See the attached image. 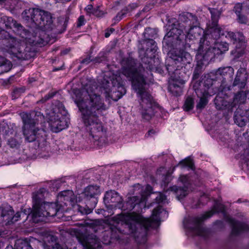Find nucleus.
I'll use <instances>...</instances> for the list:
<instances>
[{
  "label": "nucleus",
  "mask_w": 249,
  "mask_h": 249,
  "mask_svg": "<svg viewBox=\"0 0 249 249\" xmlns=\"http://www.w3.org/2000/svg\"><path fill=\"white\" fill-rule=\"evenodd\" d=\"M173 23L169 31L163 38V45L169 50L168 57L166 61V68L170 75H175L181 73L178 71L184 68L186 70L192 68L193 58L191 55L181 48H191L197 51L196 58L198 61L208 59L211 52L208 51L205 55L204 47L210 48V43L214 42L210 36L214 34L215 38L219 36V31L213 29V24L206 30L199 26L197 17L189 12L182 13L179 20Z\"/></svg>",
  "instance_id": "f257e3e1"
},
{
  "label": "nucleus",
  "mask_w": 249,
  "mask_h": 249,
  "mask_svg": "<svg viewBox=\"0 0 249 249\" xmlns=\"http://www.w3.org/2000/svg\"><path fill=\"white\" fill-rule=\"evenodd\" d=\"M98 87L93 81L88 82L82 91L74 92V101L82 114V121L86 131L89 133L95 145L104 142L107 129L99 117L108 107L104 100L97 92Z\"/></svg>",
  "instance_id": "f03ea898"
},
{
  "label": "nucleus",
  "mask_w": 249,
  "mask_h": 249,
  "mask_svg": "<svg viewBox=\"0 0 249 249\" xmlns=\"http://www.w3.org/2000/svg\"><path fill=\"white\" fill-rule=\"evenodd\" d=\"M4 26L12 29L22 39L18 40L4 30L0 31V50L9 53L12 57L19 60L30 59L34 57L35 53L25 45L29 44L41 46L47 43V41L40 37L42 34H45L44 32L39 31L38 33H36V35H34L11 17L3 16L0 18V27L3 28Z\"/></svg>",
  "instance_id": "7ed1b4c3"
},
{
  "label": "nucleus",
  "mask_w": 249,
  "mask_h": 249,
  "mask_svg": "<svg viewBox=\"0 0 249 249\" xmlns=\"http://www.w3.org/2000/svg\"><path fill=\"white\" fill-rule=\"evenodd\" d=\"M121 71L131 81L133 89L140 98V111L142 118L150 120L160 110L158 104L147 90L149 73L137 60L129 57L123 59Z\"/></svg>",
  "instance_id": "20e7f679"
},
{
  "label": "nucleus",
  "mask_w": 249,
  "mask_h": 249,
  "mask_svg": "<svg viewBox=\"0 0 249 249\" xmlns=\"http://www.w3.org/2000/svg\"><path fill=\"white\" fill-rule=\"evenodd\" d=\"M168 216L167 211L160 205L153 210L150 218H144L135 213L127 215L118 214L114 218L117 223L121 224L124 229L120 227L112 229V235L114 232L124 234L134 233L137 242L139 243H144L148 229L157 228L160 226V220L167 218Z\"/></svg>",
  "instance_id": "39448f33"
},
{
  "label": "nucleus",
  "mask_w": 249,
  "mask_h": 249,
  "mask_svg": "<svg viewBox=\"0 0 249 249\" xmlns=\"http://www.w3.org/2000/svg\"><path fill=\"white\" fill-rule=\"evenodd\" d=\"M209 10L211 14L212 21H213V29L218 30L219 36L216 38H215L214 34H213V36H210V40L213 39L214 41L210 43V48L207 49V48L204 47V52L202 53L203 55H205L206 53L210 51L211 54L209 55L208 59H204L200 61L201 63L204 60H211L214 56L222 54L229 50V44L227 43L226 42L218 41V40L220 37L225 36L226 38L230 39L233 44L240 42L243 40V36L242 33L239 32L234 33L232 32L224 31L223 28L217 25L218 20L221 14L220 12L218 9L209 8Z\"/></svg>",
  "instance_id": "423d86ee"
},
{
  "label": "nucleus",
  "mask_w": 249,
  "mask_h": 249,
  "mask_svg": "<svg viewBox=\"0 0 249 249\" xmlns=\"http://www.w3.org/2000/svg\"><path fill=\"white\" fill-rule=\"evenodd\" d=\"M225 206L219 202H215L213 209L204 214L197 216H188L184 218L183 225L186 230L188 235L191 236H199L207 238L209 234V231L203 227L202 222L211 217L216 213H224Z\"/></svg>",
  "instance_id": "0eeeda50"
},
{
  "label": "nucleus",
  "mask_w": 249,
  "mask_h": 249,
  "mask_svg": "<svg viewBox=\"0 0 249 249\" xmlns=\"http://www.w3.org/2000/svg\"><path fill=\"white\" fill-rule=\"evenodd\" d=\"M23 123V133L28 142H35L38 148H43L46 146V131L36 126V123L32 115L27 112L21 114Z\"/></svg>",
  "instance_id": "6e6552de"
},
{
  "label": "nucleus",
  "mask_w": 249,
  "mask_h": 249,
  "mask_svg": "<svg viewBox=\"0 0 249 249\" xmlns=\"http://www.w3.org/2000/svg\"><path fill=\"white\" fill-rule=\"evenodd\" d=\"M44 192V189H40L33 194L32 216L33 221L36 223L43 221L44 217H53L57 214L55 203L43 201Z\"/></svg>",
  "instance_id": "1a4fd4ad"
},
{
  "label": "nucleus",
  "mask_w": 249,
  "mask_h": 249,
  "mask_svg": "<svg viewBox=\"0 0 249 249\" xmlns=\"http://www.w3.org/2000/svg\"><path fill=\"white\" fill-rule=\"evenodd\" d=\"M107 72L104 76L103 86L100 89L103 92L107 100L112 99L117 101L126 93L124 87V81L122 80L120 74H112Z\"/></svg>",
  "instance_id": "9d476101"
},
{
  "label": "nucleus",
  "mask_w": 249,
  "mask_h": 249,
  "mask_svg": "<svg viewBox=\"0 0 249 249\" xmlns=\"http://www.w3.org/2000/svg\"><path fill=\"white\" fill-rule=\"evenodd\" d=\"M142 46L139 48V53L142 62L146 65V69L150 72L155 71L161 73L163 71L160 60L155 54L158 49L156 42L152 39H148L143 41Z\"/></svg>",
  "instance_id": "9b49d317"
},
{
  "label": "nucleus",
  "mask_w": 249,
  "mask_h": 249,
  "mask_svg": "<svg viewBox=\"0 0 249 249\" xmlns=\"http://www.w3.org/2000/svg\"><path fill=\"white\" fill-rule=\"evenodd\" d=\"M57 107L47 113L46 117L52 131L58 133L68 126L67 111L63 104L58 102Z\"/></svg>",
  "instance_id": "f8f14e48"
},
{
  "label": "nucleus",
  "mask_w": 249,
  "mask_h": 249,
  "mask_svg": "<svg viewBox=\"0 0 249 249\" xmlns=\"http://www.w3.org/2000/svg\"><path fill=\"white\" fill-rule=\"evenodd\" d=\"M22 17L25 20L33 23L36 28H42L53 22L51 14L38 8L26 9L22 12Z\"/></svg>",
  "instance_id": "ddd939ff"
},
{
  "label": "nucleus",
  "mask_w": 249,
  "mask_h": 249,
  "mask_svg": "<svg viewBox=\"0 0 249 249\" xmlns=\"http://www.w3.org/2000/svg\"><path fill=\"white\" fill-rule=\"evenodd\" d=\"M130 191V193L134 196L127 198L126 210L131 211L135 209L137 213L142 212V209L146 207V197L143 187L140 184H137L132 187Z\"/></svg>",
  "instance_id": "4468645a"
},
{
  "label": "nucleus",
  "mask_w": 249,
  "mask_h": 249,
  "mask_svg": "<svg viewBox=\"0 0 249 249\" xmlns=\"http://www.w3.org/2000/svg\"><path fill=\"white\" fill-rule=\"evenodd\" d=\"M57 203H56L57 213L67 212L73 207L76 202L75 196L72 191L66 190L60 193L57 196Z\"/></svg>",
  "instance_id": "2eb2a0df"
},
{
  "label": "nucleus",
  "mask_w": 249,
  "mask_h": 249,
  "mask_svg": "<svg viewBox=\"0 0 249 249\" xmlns=\"http://www.w3.org/2000/svg\"><path fill=\"white\" fill-rule=\"evenodd\" d=\"M20 217L19 212L15 213L11 206L0 207V226L11 225L17 221Z\"/></svg>",
  "instance_id": "dca6fc26"
},
{
  "label": "nucleus",
  "mask_w": 249,
  "mask_h": 249,
  "mask_svg": "<svg viewBox=\"0 0 249 249\" xmlns=\"http://www.w3.org/2000/svg\"><path fill=\"white\" fill-rule=\"evenodd\" d=\"M178 180L183 186H173L170 187V190L176 193L177 198L180 200L188 194L189 190L192 189V179L188 176L181 175Z\"/></svg>",
  "instance_id": "f3484780"
},
{
  "label": "nucleus",
  "mask_w": 249,
  "mask_h": 249,
  "mask_svg": "<svg viewBox=\"0 0 249 249\" xmlns=\"http://www.w3.org/2000/svg\"><path fill=\"white\" fill-rule=\"evenodd\" d=\"M223 93H218L214 100L215 107L218 110L225 111L227 115L231 114L234 104L229 100L227 96H223Z\"/></svg>",
  "instance_id": "a211bd4d"
},
{
  "label": "nucleus",
  "mask_w": 249,
  "mask_h": 249,
  "mask_svg": "<svg viewBox=\"0 0 249 249\" xmlns=\"http://www.w3.org/2000/svg\"><path fill=\"white\" fill-rule=\"evenodd\" d=\"M216 79L221 83L232 81L234 75L233 68L230 66L219 68L213 71Z\"/></svg>",
  "instance_id": "6ab92c4d"
},
{
  "label": "nucleus",
  "mask_w": 249,
  "mask_h": 249,
  "mask_svg": "<svg viewBox=\"0 0 249 249\" xmlns=\"http://www.w3.org/2000/svg\"><path fill=\"white\" fill-rule=\"evenodd\" d=\"M104 201L106 204L112 203L111 206L122 208L124 210L126 209L125 206H122L123 199L116 191L112 190L107 191L104 197Z\"/></svg>",
  "instance_id": "aec40b11"
},
{
  "label": "nucleus",
  "mask_w": 249,
  "mask_h": 249,
  "mask_svg": "<svg viewBox=\"0 0 249 249\" xmlns=\"http://www.w3.org/2000/svg\"><path fill=\"white\" fill-rule=\"evenodd\" d=\"M101 193L100 187L98 185H90L86 187L84 190L83 194L87 200L92 199L90 206L95 207L97 203V196Z\"/></svg>",
  "instance_id": "412c9836"
},
{
  "label": "nucleus",
  "mask_w": 249,
  "mask_h": 249,
  "mask_svg": "<svg viewBox=\"0 0 249 249\" xmlns=\"http://www.w3.org/2000/svg\"><path fill=\"white\" fill-rule=\"evenodd\" d=\"M218 81L215 77L214 73L211 72L207 77H205L204 82L202 83V86L200 85L199 89H202L203 91L205 92H213L212 95L215 94L219 90L217 88L213 87L214 83Z\"/></svg>",
  "instance_id": "4be33fe9"
},
{
  "label": "nucleus",
  "mask_w": 249,
  "mask_h": 249,
  "mask_svg": "<svg viewBox=\"0 0 249 249\" xmlns=\"http://www.w3.org/2000/svg\"><path fill=\"white\" fill-rule=\"evenodd\" d=\"M226 220L231 226L232 235H238L243 232L249 231V225L237 221L231 217H227Z\"/></svg>",
  "instance_id": "5701e85b"
},
{
  "label": "nucleus",
  "mask_w": 249,
  "mask_h": 249,
  "mask_svg": "<svg viewBox=\"0 0 249 249\" xmlns=\"http://www.w3.org/2000/svg\"><path fill=\"white\" fill-rule=\"evenodd\" d=\"M248 75L246 69L240 68L237 71L236 77L233 83V86H238L240 89L245 87Z\"/></svg>",
  "instance_id": "b1692460"
},
{
  "label": "nucleus",
  "mask_w": 249,
  "mask_h": 249,
  "mask_svg": "<svg viewBox=\"0 0 249 249\" xmlns=\"http://www.w3.org/2000/svg\"><path fill=\"white\" fill-rule=\"evenodd\" d=\"M195 92L197 96L200 98L199 102L196 105V108L198 109H202L208 103V97L211 96L213 92H205L203 91L202 89H195Z\"/></svg>",
  "instance_id": "393cba45"
},
{
  "label": "nucleus",
  "mask_w": 249,
  "mask_h": 249,
  "mask_svg": "<svg viewBox=\"0 0 249 249\" xmlns=\"http://www.w3.org/2000/svg\"><path fill=\"white\" fill-rule=\"evenodd\" d=\"M174 80V82L170 85L169 89L175 95L179 96L182 93V89L186 80L181 79L180 77L178 79L175 78Z\"/></svg>",
  "instance_id": "a878e982"
},
{
  "label": "nucleus",
  "mask_w": 249,
  "mask_h": 249,
  "mask_svg": "<svg viewBox=\"0 0 249 249\" xmlns=\"http://www.w3.org/2000/svg\"><path fill=\"white\" fill-rule=\"evenodd\" d=\"M137 7L138 4L136 3H132L129 4L117 14L114 18V20L116 22H119L124 17H125L127 14L131 12L133 10L136 9Z\"/></svg>",
  "instance_id": "bb28decb"
},
{
  "label": "nucleus",
  "mask_w": 249,
  "mask_h": 249,
  "mask_svg": "<svg viewBox=\"0 0 249 249\" xmlns=\"http://www.w3.org/2000/svg\"><path fill=\"white\" fill-rule=\"evenodd\" d=\"M86 203V207H85L75 203L72 208L73 209L74 211H77L82 214H88L92 212V210L95 207H91L90 206L91 202H90L88 201Z\"/></svg>",
  "instance_id": "cd10ccee"
},
{
  "label": "nucleus",
  "mask_w": 249,
  "mask_h": 249,
  "mask_svg": "<svg viewBox=\"0 0 249 249\" xmlns=\"http://www.w3.org/2000/svg\"><path fill=\"white\" fill-rule=\"evenodd\" d=\"M12 249H33L30 245L28 238L19 239L16 241L14 247Z\"/></svg>",
  "instance_id": "c85d7f7f"
},
{
  "label": "nucleus",
  "mask_w": 249,
  "mask_h": 249,
  "mask_svg": "<svg viewBox=\"0 0 249 249\" xmlns=\"http://www.w3.org/2000/svg\"><path fill=\"white\" fill-rule=\"evenodd\" d=\"M247 97V94L244 91H240L236 93L233 98L232 103L234 104V107L236 104L244 103Z\"/></svg>",
  "instance_id": "c756f323"
},
{
  "label": "nucleus",
  "mask_w": 249,
  "mask_h": 249,
  "mask_svg": "<svg viewBox=\"0 0 249 249\" xmlns=\"http://www.w3.org/2000/svg\"><path fill=\"white\" fill-rule=\"evenodd\" d=\"M196 60L197 61V65H196V68L194 70L193 75V79L194 80L197 79L198 78V77L200 76V74L201 73V69L202 65L205 64V63H207L208 61H209V60H204V61H202V63H201V62L198 61L197 59H196Z\"/></svg>",
  "instance_id": "7c9ffc66"
},
{
  "label": "nucleus",
  "mask_w": 249,
  "mask_h": 249,
  "mask_svg": "<svg viewBox=\"0 0 249 249\" xmlns=\"http://www.w3.org/2000/svg\"><path fill=\"white\" fill-rule=\"evenodd\" d=\"M0 67L5 72L8 71L12 68L11 62L4 57L0 56Z\"/></svg>",
  "instance_id": "2f4dec72"
},
{
  "label": "nucleus",
  "mask_w": 249,
  "mask_h": 249,
  "mask_svg": "<svg viewBox=\"0 0 249 249\" xmlns=\"http://www.w3.org/2000/svg\"><path fill=\"white\" fill-rule=\"evenodd\" d=\"M194 106V100L191 97H188L185 100L183 108L185 111H189L192 109Z\"/></svg>",
  "instance_id": "473e14b6"
},
{
  "label": "nucleus",
  "mask_w": 249,
  "mask_h": 249,
  "mask_svg": "<svg viewBox=\"0 0 249 249\" xmlns=\"http://www.w3.org/2000/svg\"><path fill=\"white\" fill-rule=\"evenodd\" d=\"M180 165H182L183 168L188 167L194 170L195 169L194 163L190 158L185 159L179 162Z\"/></svg>",
  "instance_id": "72a5a7b5"
},
{
  "label": "nucleus",
  "mask_w": 249,
  "mask_h": 249,
  "mask_svg": "<svg viewBox=\"0 0 249 249\" xmlns=\"http://www.w3.org/2000/svg\"><path fill=\"white\" fill-rule=\"evenodd\" d=\"M7 144L12 148H18L19 145V142L16 138V135L14 137H11L9 139H7Z\"/></svg>",
  "instance_id": "f704fd0d"
},
{
  "label": "nucleus",
  "mask_w": 249,
  "mask_h": 249,
  "mask_svg": "<svg viewBox=\"0 0 249 249\" xmlns=\"http://www.w3.org/2000/svg\"><path fill=\"white\" fill-rule=\"evenodd\" d=\"M25 89H26L25 87H21L14 89L12 94L13 99L18 98L22 93L25 92Z\"/></svg>",
  "instance_id": "c9c22d12"
},
{
  "label": "nucleus",
  "mask_w": 249,
  "mask_h": 249,
  "mask_svg": "<svg viewBox=\"0 0 249 249\" xmlns=\"http://www.w3.org/2000/svg\"><path fill=\"white\" fill-rule=\"evenodd\" d=\"M234 120L235 123L240 127L245 126L247 122V120H245L241 116L238 117H235Z\"/></svg>",
  "instance_id": "e433bc0d"
},
{
  "label": "nucleus",
  "mask_w": 249,
  "mask_h": 249,
  "mask_svg": "<svg viewBox=\"0 0 249 249\" xmlns=\"http://www.w3.org/2000/svg\"><path fill=\"white\" fill-rule=\"evenodd\" d=\"M85 10L89 14H92L93 15L98 16V15L96 14L97 10L93 9V6L91 4L87 5L85 7Z\"/></svg>",
  "instance_id": "4c0bfd02"
},
{
  "label": "nucleus",
  "mask_w": 249,
  "mask_h": 249,
  "mask_svg": "<svg viewBox=\"0 0 249 249\" xmlns=\"http://www.w3.org/2000/svg\"><path fill=\"white\" fill-rule=\"evenodd\" d=\"M166 200V196L163 194L160 193H159L158 196H157L156 198V200L157 203H164Z\"/></svg>",
  "instance_id": "58836bf2"
},
{
  "label": "nucleus",
  "mask_w": 249,
  "mask_h": 249,
  "mask_svg": "<svg viewBox=\"0 0 249 249\" xmlns=\"http://www.w3.org/2000/svg\"><path fill=\"white\" fill-rule=\"evenodd\" d=\"M86 23V20L84 16H81L79 17L77 21V27L80 28L84 25Z\"/></svg>",
  "instance_id": "ea45409f"
},
{
  "label": "nucleus",
  "mask_w": 249,
  "mask_h": 249,
  "mask_svg": "<svg viewBox=\"0 0 249 249\" xmlns=\"http://www.w3.org/2000/svg\"><path fill=\"white\" fill-rule=\"evenodd\" d=\"M238 18L237 20L238 21L242 24H246L248 22V20L247 17L242 14H239L237 16Z\"/></svg>",
  "instance_id": "a19ab883"
},
{
  "label": "nucleus",
  "mask_w": 249,
  "mask_h": 249,
  "mask_svg": "<svg viewBox=\"0 0 249 249\" xmlns=\"http://www.w3.org/2000/svg\"><path fill=\"white\" fill-rule=\"evenodd\" d=\"M171 176L169 173H167L165 176L163 177L162 182L164 185L166 186L171 180Z\"/></svg>",
  "instance_id": "79ce46f5"
},
{
  "label": "nucleus",
  "mask_w": 249,
  "mask_h": 249,
  "mask_svg": "<svg viewBox=\"0 0 249 249\" xmlns=\"http://www.w3.org/2000/svg\"><path fill=\"white\" fill-rule=\"evenodd\" d=\"M54 94L53 93H49L48 94L46 95L43 98H42L39 102H45L49 99L52 98L54 96Z\"/></svg>",
  "instance_id": "37998d69"
},
{
  "label": "nucleus",
  "mask_w": 249,
  "mask_h": 249,
  "mask_svg": "<svg viewBox=\"0 0 249 249\" xmlns=\"http://www.w3.org/2000/svg\"><path fill=\"white\" fill-rule=\"evenodd\" d=\"M234 10L237 16L239 14H241V12L242 11V5L240 4H236L234 6Z\"/></svg>",
  "instance_id": "c03bdc74"
},
{
  "label": "nucleus",
  "mask_w": 249,
  "mask_h": 249,
  "mask_svg": "<svg viewBox=\"0 0 249 249\" xmlns=\"http://www.w3.org/2000/svg\"><path fill=\"white\" fill-rule=\"evenodd\" d=\"M106 60V58L104 57V56H102V57H96L94 60H93V61L95 62V63H101L103 61H105Z\"/></svg>",
  "instance_id": "a18cd8bd"
},
{
  "label": "nucleus",
  "mask_w": 249,
  "mask_h": 249,
  "mask_svg": "<svg viewBox=\"0 0 249 249\" xmlns=\"http://www.w3.org/2000/svg\"><path fill=\"white\" fill-rule=\"evenodd\" d=\"M157 133V131L156 130L154 129H151L148 131L147 134L145 135V137H148L152 136L153 135Z\"/></svg>",
  "instance_id": "49530a36"
},
{
  "label": "nucleus",
  "mask_w": 249,
  "mask_h": 249,
  "mask_svg": "<svg viewBox=\"0 0 249 249\" xmlns=\"http://www.w3.org/2000/svg\"><path fill=\"white\" fill-rule=\"evenodd\" d=\"M92 61V60L90 59V57H87L84 59H83L81 63L82 64H88L91 61Z\"/></svg>",
  "instance_id": "de8ad7c7"
},
{
  "label": "nucleus",
  "mask_w": 249,
  "mask_h": 249,
  "mask_svg": "<svg viewBox=\"0 0 249 249\" xmlns=\"http://www.w3.org/2000/svg\"><path fill=\"white\" fill-rule=\"evenodd\" d=\"M114 29L110 28L109 31H107L105 33V36L106 37H108L110 36L111 33H112L113 32H114Z\"/></svg>",
  "instance_id": "09e8293b"
},
{
  "label": "nucleus",
  "mask_w": 249,
  "mask_h": 249,
  "mask_svg": "<svg viewBox=\"0 0 249 249\" xmlns=\"http://www.w3.org/2000/svg\"><path fill=\"white\" fill-rule=\"evenodd\" d=\"M146 189L148 191H150L151 190H152V187L151 186L148 185L146 186Z\"/></svg>",
  "instance_id": "8fccbe9b"
},
{
  "label": "nucleus",
  "mask_w": 249,
  "mask_h": 249,
  "mask_svg": "<svg viewBox=\"0 0 249 249\" xmlns=\"http://www.w3.org/2000/svg\"><path fill=\"white\" fill-rule=\"evenodd\" d=\"M149 7H145L143 10H142V11L143 12H147L149 10Z\"/></svg>",
  "instance_id": "3c124183"
},
{
  "label": "nucleus",
  "mask_w": 249,
  "mask_h": 249,
  "mask_svg": "<svg viewBox=\"0 0 249 249\" xmlns=\"http://www.w3.org/2000/svg\"><path fill=\"white\" fill-rule=\"evenodd\" d=\"M9 132H10V131L9 130H5L4 135L5 136L9 135Z\"/></svg>",
  "instance_id": "603ef678"
},
{
  "label": "nucleus",
  "mask_w": 249,
  "mask_h": 249,
  "mask_svg": "<svg viewBox=\"0 0 249 249\" xmlns=\"http://www.w3.org/2000/svg\"><path fill=\"white\" fill-rule=\"evenodd\" d=\"M62 67L55 68L53 69V71H57L60 70Z\"/></svg>",
  "instance_id": "864d4df0"
},
{
  "label": "nucleus",
  "mask_w": 249,
  "mask_h": 249,
  "mask_svg": "<svg viewBox=\"0 0 249 249\" xmlns=\"http://www.w3.org/2000/svg\"><path fill=\"white\" fill-rule=\"evenodd\" d=\"M114 237L117 239H119L120 238V236L118 234L117 235H114Z\"/></svg>",
  "instance_id": "5fc2aeb1"
},
{
  "label": "nucleus",
  "mask_w": 249,
  "mask_h": 249,
  "mask_svg": "<svg viewBox=\"0 0 249 249\" xmlns=\"http://www.w3.org/2000/svg\"><path fill=\"white\" fill-rule=\"evenodd\" d=\"M164 169V168L163 167H161V168H160L159 169V170L158 171V172H160V171H161L162 170H163Z\"/></svg>",
  "instance_id": "6e6d98bb"
},
{
  "label": "nucleus",
  "mask_w": 249,
  "mask_h": 249,
  "mask_svg": "<svg viewBox=\"0 0 249 249\" xmlns=\"http://www.w3.org/2000/svg\"><path fill=\"white\" fill-rule=\"evenodd\" d=\"M5 1V0H0V4H2Z\"/></svg>",
  "instance_id": "4d7b16f0"
},
{
  "label": "nucleus",
  "mask_w": 249,
  "mask_h": 249,
  "mask_svg": "<svg viewBox=\"0 0 249 249\" xmlns=\"http://www.w3.org/2000/svg\"><path fill=\"white\" fill-rule=\"evenodd\" d=\"M152 30L151 29L149 28V29H148L146 30V32H149V31H152Z\"/></svg>",
  "instance_id": "13d9d810"
},
{
  "label": "nucleus",
  "mask_w": 249,
  "mask_h": 249,
  "mask_svg": "<svg viewBox=\"0 0 249 249\" xmlns=\"http://www.w3.org/2000/svg\"><path fill=\"white\" fill-rule=\"evenodd\" d=\"M62 53H63V54H66V53H67V51H64V52H62Z\"/></svg>",
  "instance_id": "bf43d9fd"
},
{
  "label": "nucleus",
  "mask_w": 249,
  "mask_h": 249,
  "mask_svg": "<svg viewBox=\"0 0 249 249\" xmlns=\"http://www.w3.org/2000/svg\"><path fill=\"white\" fill-rule=\"evenodd\" d=\"M193 183L195 184V185H197L196 182H194Z\"/></svg>",
  "instance_id": "052dcab7"
},
{
  "label": "nucleus",
  "mask_w": 249,
  "mask_h": 249,
  "mask_svg": "<svg viewBox=\"0 0 249 249\" xmlns=\"http://www.w3.org/2000/svg\"><path fill=\"white\" fill-rule=\"evenodd\" d=\"M216 222H221V221H217Z\"/></svg>",
  "instance_id": "680f3d73"
},
{
  "label": "nucleus",
  "mask_w": 249,
  "mask_h": 249,
  "mask_svg": "<svg viewBox=\"0 0 249 249\" xmlns=\"http://www.w3.org/2000/svg\"><path fill=\"white\" fill-rule=\"evenodd\" d=\"M105 244H108V242L105 243Z\"/></svg>",
  "instance_id": "e2e57ef3"
}]
</instances>
